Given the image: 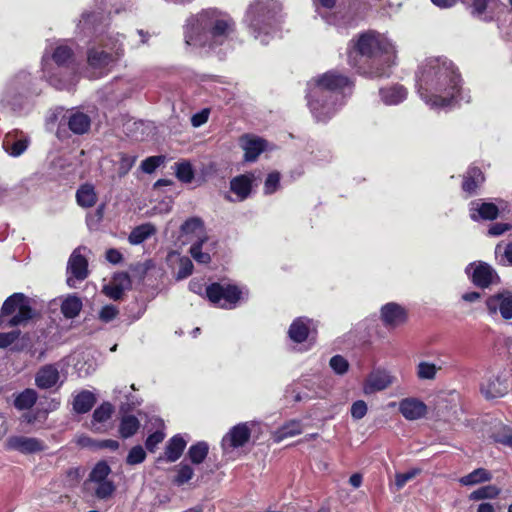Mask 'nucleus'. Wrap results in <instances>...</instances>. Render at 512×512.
<instances>
[{"label":"nucleus","mask_w":512,"mask_h":512,"mask_svg":"<svg viewBox=\"0 0 512 512\" xmlns=\"http://www.w3.org/2000/svg\"><path fill=\"white\" fill-rule=\"evenodd\" d=\"M367 410V404L363 400H358L351 406V416L356 420H360L366 415Z\"/></svg>","instance_id":"13d9d810"},{"label":"nucleus","mask_w":512,"mask_h":512,"mask_svg":"<svg viewBox=\"0 0 512 512\" xmlns=\"http://www.w3.org/2000/svg\"><path fill=\"white\" fill-rule=\"evenodd\" d=\"M234 30L232 18L216 9H206L191 16L185 27V42L210 49L222 45Z\"/></svg>","instance_id":"7ed1b4c3"},{"label":"nucleus","mask_w":512,"mask_h":512,"mask_svg":"<svg viewBox=\"0 0 512 512\" xmlns=\"http://www.w3.org/2000/svg\"><path fill=\"white\" fill-rule=\"evenodd\" d=\"M421 472L418 468H413L405 473H397L395 475V486L397 490H401L407 482L414 479Z\"/></svg>","instance_id":"09e8293b"},{"label":"nucleus","mask_w":512,"mask_h":512,"mask_svg":"<svg viewBox=\"0 0 512 512\" xmlns=\"http://www.w3.org/2000/svg\"><path fill=\"white\" fill-rule=\"evenodd\" d=\"M471 281L478 287L487 288L497 279L496 271L485 262L470 263L465 269Z\"/></svg>","instance_id":"9d476101"},{"label":"nucleus","mask_w":512,"mask_h":512,"mask_svg":"<svg viewBox=\"0 0 512 512\" xmlns=\"http://www.w3.org/2000/svg\"><path fill=\"white\" fill-rule=\"evenodd\" d=\"M181 232L184 235H194L197 240L200 238H207L204 231V223L198 217H191L187 219L181 226Z\"/></svg>","instance_id":"473e14b6"},{"label":"nucleus","mask_w":512,"mask_h":512,"mask_svg":"<svg viewBox=\"0 0 512 512\" xmlns=\"http://www.w3.org/2000/svg\"><path fill=\"white\" fill-rule=\"evenodd\" d=\"M483 181L484 176L482 171L477 167H472L464 176L462 188L465 192L473 193Z\"/></svg>","instance_id":"2f4dec72"},{"label":"nucleus","mask_w":512,"mask_h":512,"mask_svg":"<svg viewBox=\"0 0 512 512\" xmlns=\"http://www.w3.org/2000/svg\"><path fill=\"white\" fill-rule=\"evenodd\" d=\"M493 475L485 468H477L469 474L461 477L459 483L463 486H474L491 481Z\"/></svg>","instance_id":"bb28decb"},{"label":"nucleus","mask_w":512,"mask_h":512,"mask_svg":"<svg viewBox=\"0 0 512 512\" xmlns=\"http://www.w3.org/2000/svg\"><path fill=\"white\" fill-rule=\"evenodd\" d=\"M118 314V310L115 306L113 305H106L104 306L100 313H99V317L102 321L104 322H109L111 320H113Z\"/></svg>","instance_id":"052dcab7"},{"label":"nucleus","mask_w":512,"mask_h":512,"mask_svg":"<svg viewBox=\"0 0 512 512\" xmlns=\"http://www.w3.org/2000/svg\"><path fill=\"white\" fill-rule=\"evenodd\" d=\"M164 158L162 156H151L146 158L141 163V169L145 173H153L163 163Z\"/></svg>","instance_id":"864d4df0"},{"label":"nucleus","mask_w":512,"mask_h":512,"mask_svg":"<svg viewBox=\"0 0 512 512\" xmlns=\"http://www.w3.org/2000/svg\"><path fill=\"white\" fill-rule=\"evenodd\" d=\"M85 248H76L69 257L67 264V284L73 288L76 282L88 277V261L81 253Z\"/></svg>","instance_id":"1a4fd4ad"},{"label":"nucleus","mask_w":512,"mask_h":512,"mask_svg":"<svg viewBox=\"0 0 512 512\" xmlns=\"http://www.w3.org/2000/svg\"><path fill=\"white\" fill-rule=\"evenodd\" d=\"M501 493V489L496 485L482 486L469 494V500L480 501L485 499H495Z\"/></svg>","instance_id":"e433bc0d"},{"label":"nucleus","mask_w":512,"mask_h":512,"mask_svg":"<svg viewBox=\"0 0 512 512\" xmlns=\"http://www.w3.org/2000/svg\"><path fill=\"white\" fill-rule=\"evenodd\" d=\"M391 383L392 377L386 371L377 370L368 375L363 390L365 394H373L386 389Z\"/></svg>","instance_id":"6ab92c4d"},{"label":"nucleus","mask_w":512,"mask_h":512,"mask_svg":"<svg viewBox=\"0 0 512 512\" xmlns=\"http://www.w3.org/2000/svg\"><path fill=\"white\" fill-rule=\"evenodd\" d=\"M146 458V452L142 446H134L128 453L126 462L129 465H137L142 463Z\"/></svg>","instance_id":"8fccbe9b"},{"label":"nucleus","mask_w":512,"mask_h":512,"mask_svg":"<svg viewBox=\"0 0 512 512\" xmlns=\"http://www.w3.org/2000/svg\"><path fill=\"white\" fill-rule=\"evenodd\" d=\"M493 438L498 443L509 447L512 446V433L507 427H504L501 431L494 433Z\"/></svg>","instance_id":"4d7b16f0"},{"label":"nucleus","mask_w":512,"mask_h":512,"mask_svg":"<svg viewBox=\"0 0 512 512\" xmlns=\"http://www.w3.org/2000/svg\"><path fill=\"white\" fill-rule=\"evenodd\" d=\"M37 398V392L34 389L27 388L15 397L14 406L18 410H28L34 406Z\"/></svg>","instance_id":"f704fd0d"},{"label":"nucleus","mask_w":512,"mask_h":512,"mask_svg":"<svg viewBox=\"0 0 512 512\" xmlns=\"http://www.w3.org/2000/svg\"><path fill=\"white\" fill-rule=\"evenodd\" d=\"M350 79L336 71H328L308 83V105L318 121L329 119L342 105L345 90H351Z\"/></svg>","instance_id":"f03ea898"},{"label":"nucleus","mask_w":512,"mask_h":512,"mask_svg":"<svg viewBox=\"0 0 512 512\" xmlns=\"http://www.w3.org/2000/svg\"><path fill=\"white\" fill-rule=\"evenodd\" d=\"M250 438V430L247 424H238L234 426L222 439V448H238L245 445Z\"/></svg>","instance_id":"2eb2a0df"},{"label":"nucleus","mask_w":512,"mask_h":512,"mask_svg":"<svg viewBox=\"0 0 512 512\" xmlns=\"http://www.w3.org/2000/svg\"><path fill=\"white\" fill-rule=\"evenodd\" d=\"M105 294L113 300H119L122 297L123 289L119 286H106Z\"/></svg>","instance_id":"0e129e2a"},{"label":"nucleus","mask_w":512,"mask_h":512,"mask_svg":"<svg viewBox=\"0 0 512 512\" xmlns=\"http://www.w3.org/2000/svg\"><path fill=\"white\" fill-rule=\"evenodd\" d=\"M509 390L508 379L504 375H490L481 383V393L487 399L502 397Z\"/></svg>","instance_id":"ddd939ff"},{"label":"nucleus","mask_w":512,"mask_h":512,"mask_svg":"<svg viewBox=\"0 0 512 512\" xmlns=\"http://www.w3.org/2000/svg\"><path fill=\"white\" fill-rule=\"evenodd\" d=\"M309 320L304 318H298L296 319L290 326L288 334L289 337L298 343L303 342L306 340L308 334H309V327H308Z\"/></svg>","instance_id":"7c9ffc66"},{"label":"nucleus","mask_w":512,"mask_h":512,"mask_svg":"<svg viewBox=\"0 0 512 512\" xmlns=\"http://www.w3.org/2000/svg\"><path fill=\"white\" fill-rule=\"evenodd\" d=\"M351 43L352 46L348 52L351 65H358L357 61L353 59V53L357 52L361 57L370 60L371 65L379 64L381 66L372 70L371 75L375 77L387 75V68L394 62L395 49L386 37L375 31H368L359 35L358 39L352 40Z\"/></svg>","instance_id":"20e7f679"},{"label":"nucleus","mask_w":512,"mask_h":512,"mask_svg":"<svg viewBox=\"0 0 512 512\" xmlns=\"http://www.w3.org/2000/svg\"><path fill=\"white\" fill-rule=\"evenodd\" d=\"M381 319L386 327L395 328L406 322L407 312L399 304L390 302L381 308Z\"/></svg>","instance_id":"4468645a"},{"label":"nucleus","mask_w":512,"mask_h":512,"mask_svg":"<svg viewBox=\"0 0 512 512\" xmlns=\"http://www.w3.org/2000/svg\"><path fill=\"white\" fill-rule=\"evenodd\" d=\"M140 428V422L133 415H124L119 425V433L123 438H129L137 433Z\"/></svg>","instance_id":"c9c22d12"},{"label":"nucleus","mask_w":512,"mask_h":512,"mask_svg":"<svg viewBox=\"0 0 512 512\" xmlns=\"http://www.w3.org/2000/svg\"><path fill=\"white\" fill-rule=\"evenodd\" d=\"M193 268V263L188 257H180L177 279L182 280L190 276L193 272Z\"/></svg>","instance_id":"603ef678"},{"label":"nucleus","mask_w":512,"mask_h":512,"mask_svg":"<svg viewBox=\"0 0 512 512\" xmlns=\"http://www.w3.org/2000/svg\"><path fill=\"white\" fill-rule=\"evenodd\" d=\"M91 126L90 117L80 111L71 112L68 116V127L75 134H84L88 132Z\"/></svg>","instance_id":"b1692460"},{"label":"nucleus","mask_w":512,"mask_h":512,"mask_svg":"<svg viewBox=\"0 0 512 512\" xmlns=\"http://www.w3.org/2000/svg\"><path fill=\"white\" fill-rule=\"evenodd\" d=\"M28 147V139L24 136L18 138V132L8 133L3 140V148L11 156L21 155Z\"/></svg>","instance_id":"4be33fe9"},{"label":"nucleus","mask_w":512,"mask_h":512,"mask_svg":"<svg viewBox=\"0 0 512 512\" xmlns=\"http://www.w3.org/2000/svg\"><path fill=\"white\" fill-rule=\"evenodd\" d=\"M32 317L30 299L23 293H14L2 305L0 322L14 327L27 323Z\"/></svg>","instance_id":"423d86ee"},{"label":"nucleus","mask_w":512,"mask_h":512,"mask_svg":"<svg viewBox=\"0 0 512 512\" xmlns=\"http://www.w3.org/2000/svg\"><path fill=\"white\" fill-rule=\"evenodd\" d=\"M164 437H165V434L161 431H156V432L150 434L147 437L146 442H145V446H146L147 450H149L150 452H154L157 445L164 440Z\"/></svg>","instance_id":"6e6d98bb"},{"label":"nucleus","mask_w":512,"mask_h":512,"mask_svg":"<svg viewBox=\"0 0 512 512\" xmlns=\"http://www.w3.org/2000/svg\"><path fill=\"white\" fill-rule=\"evenodd\" d=\"M105 46L111 50L107 52L104 50L92 49L88 53V65L93 69H103L117 60L123 53L122 43L119 39L109 40Z\"/></svg>","instance_id":"6e6552de"},{"label":"nucleus","mask_w":512,"mask_h":512,"mask_svg":"<svg viewBox=\"0 0 512 512\" xmlns=\"http://www.w3.org/2000/svg\"><path fill=\"white\" fill-rule=\"evenodd\" d=\"M302 432V425L299 421L293 420L282 426L276 433L278 441L298 435Z\"/></svg>","instance_id":"37998d69"},{"label":"nucleus","mask_w":512,"mask_h":512,"mask_svg":"<svg viewBox=\"0 0 512 512\" xmlns=\"http://www.w3.org/2000/svg\"><path fill=\"white\" fill-rule=\"evenodd\" d=\"M240 145L244 150V159L253 162L265 150L266 141L256 136L245 135L241 137Z\"/></svg>","instance_id":"a211bd4d"},{"label":"nucleus","mask_w":512,"mask_h":512,"mask_svg":"<svg viewBox=\"0 0 512 512\" xmlns=\"http://www.w3.org/2000/svg\"><path fill=\"white\" fill-rule=\"evenodd\" d=\"M106 259L112 264H118L122 260V254L114 248L107 250Z\"/></svg>","instance_id":"338daca9"},{"label":"nucleus","mask_w":512,"mask_h":512,"mask_svg":"<svg viewBox=\"0 0 512 512\" xmlns=\"http://www.w3.org/2000/svg\"><path fill=\"white\" fill-rule=\"evenodd\" d=\"M280 10L281 5L277 0H255L249 6L246 21L254 37L263 44L268 43V37L275 31Z\"/></svg>","instance_id":"39448f33"},{"label":"nucleus","mask_w":512,"mask_h":512,"mask_svg":"<svg viewBox=\"0 0 512 512\" xmlns=\"http://www.w3.org/2000/svg\"><path fill=\"white\" fill-rule=\"evenodd\" d=\"M399 411L409 421L423 418L427 413L426 404L413 397L402 399L399 402Z\"/></svg>","instance_id":"dca6fc26"},{"label":"nucleus","mask_w":512,"mask_h":512,"mask_svg":"<svg viewBox=\"0 0 512 512\" xmlns=\"http://www.w3.org/2000/svg\"><path fill=\"white\" fill-rule=\"evenodd\" d=\"M280 182V175L278 172L270 173L264 184V191L266 194H272L277 190V187Z\"/></svg>","instance_id":"5fc2aeb1"},{"label":"nucleus","mask_w":512,"mask_h":512,"mask_svg":"<svg viewBox=\"0 0 512 512\" xmlns=\"http://www.w3.org/2000/svg\"><path fill=\"white\" fill-rule=\"evenodd\" d=\"M97 193L92 184L81 185L76 192V200L79 206L83 208L93 207L97 202Z\"/></svg>","instance_id":"a878e982"},{"label":"nucleus","mask_w":512,"mask_h":512,"mask_svg":"<svg viewBox=\"0 0 512 512\" xmlns=\"http://www.w3.org/2000/svg\"><path fill=\"white\" fill-rule=\"evenodd\" d=\"M209 446L206 442L200 441L192 445L188 450V457L193 464H201L208 455Z\"/></svg>","instance_id":"4c0bfd02"},{"label":"nucleus","mask_w":512,"mask_h":512,"mask_svg":"<svg viewBox=\"0 0 512 512\" xmlns=\"http://www.w3.org/2000/svg\"><path fill=\"white\" fill-rule=\"evenodd\" d=\"M206 295L221 308L232 309L241 299L242 291L235 285L213 283L206 288Z\"/></svg>","instance_id":"0eeeda50"},{"label":"nucleus","mask_w":512,"mask_h":512,"mask_svg":"<svg viewBox=\"0 0 512 512\" xmlns=\"http://www.w3.org/2000/svg\"><path fill=\"white\" fill-rule=\"evenodd\" d=\"M114 408L108 403H102L98 408H96L92 415V420L90 422V429L97 433H102L106 431V423L110 420L113 414Z\"/></svg>","instance_id":"aec40b11"},{"label":"nucleus","mask_w":512,"mask_h":512,"mask_svg":"<svg viewBox=\"0 0 512 512\" xmlns=\"http://www.w3.org/2000/svg\"><path fill=\"white\" fill-rule=\"evenodd\" d=\"M471 218L473 220L484 219L493 220L498 216V207L493 203L472 202Z\"/></svg>","instance_id":"5701e85b"},{"label":"nucleus","mask_w":512,"mask_h":512,"mask_svg":"<svg viewBox=\"0 0 512 512\" xmlns=\"http://www.w3.org/2000/svg\"><path fill=\"white\" fill-rule=\"evenodd\" d=\"M82 309V301L76 295H69L61 304V312L68 319L75 318Z\"/></svg>","instance_id":"72a5a7b5"},{"label":"nucleus","mask_w":512,"mask_h":512,"mask_svg":"<svg viewBox=\"0 0 512 512\" xmlns=\"http://www.w3.org/2000/svg\"><path fill=\"white\" fill-rule=\"evenodd\" d=\"M329 365L337 375H344L349 369V362L341 355L333 356L329 361Z\"/></svg>","instance_id":"de8ad7c7"},{"label":"nucleus","mask_w":512,"mask_h":512,"mask_svg":"<svg viewBox=\"0 0 512 512\" xmlns=\"http://www.w3.org/2000/svg\"><path fill=\"white\" fill-rule=\"evenodd\" d=\"M177 178L184 182L190 183L194 178V171L189 162H181L175 165Z\"/></svg>","instance_id":"a18cd8bd"},{"label":"nucleus","mask_w":512,"mask_h":512,"mask_svg":"<svg viewBox=\"0 0 512 512\" xmlns=\"http://www.w3.org/2000/svg\"><path fill=\"white\" fill-rule=\"evenodd\" d=\"M110 472L111 469L106 462H98L89 474V481L92 484L107 481Z\"/></svg>","instance_id":"ea45409f"},{"label":"nucleus","mask_w":512,"mask_h":512,"mask_svg":"<svg viewBox=\"0 0 512 512\" xmlns=\"http://www.w3.org/2000/svg\"><path fill=\"white\" fill-rule=\"evenodd\" d=\"M382 101L386 105H397L407 97V90L402 85H393L380 90Z\"/></svg>","instance_id":"393cba45"},{"label":"nucleus","mask_w":512,"mask_h":512,"mask_svg":"<svg viewBox=\"0 0 512 512\" xmlns=\"http://www.w3.org/2000/svg\"><path fill=\"white\" fill-rule=\"evenodd\" d=\"M94 495L100 500L111 498L116 490V486L112 480L93 483Z\"/></svg>","instance_id":"58836bf2"},{"label":"nucleus","mask_w":512,"mask_h":512,"mask_svg":"<svg viewBox=\"0 0 512 512\" xmlns=\"http://www.w3.org/2000/svg\"><path fill=\"white\" fill-rule=\"evenodd\" d=\"M52 57L56 64L61 66L66 64L68 60L72 57V51L69 47L60 45L55 49Z\"/></svg>","instance_id":"3c124183"},{"label":"nucleus","mask_w":512,"mask_h":512,"mask_svg":"<svg viewBox=\"0 0 512 512\" xmlns=\"http://www.w3.org/2000/svg\"><path fill=\"white\" fill-rule=\"evenodd\" d=\"M418 93L433 109L451 106L460 90V75L446 58H430L417 76Z\"/></svg>","instance_id":"f257e3e1"},{"label":"nucleus","mask_w":512,"mask_h":512,"mask_svg":"<svg viewBox=\"0 0 512 512\" xmlns=\"http://www.w3.org/2000/svg\"><path fill=\"white\" fill-rule=\"evenodd\" d=\"M194 475V470L191 466H189L188 464H179L178 465V468H177V475L174 479V482L177 484V485H183L185 483H187L189 480L192 479Z\"/></svg>","instance_id":"49530a36"},{"label":"nucleus","mask_w":512,"mask_h":512,"mask_svg":"<svg viewBox=\"0 0 512 512\" xmlns=\"http://www.w3.org/2000/svg\"><path fill=\"white\" fill-rule=\"evenodd\" d=\"M4 447L8 451H18L22 454H33L43 451L45 445L43 441L35 437L12 435L6 439Z\"/></svg>","instance_id":"9b49d317"},{"label":"nucleus","mask_w":512,"mask_h":512,"mask_svg":"<svg viewBox=\"0 0 512 512\" xmlns=\"http://www.w3.org/2000/svg\"><path fill=\"white\" fill-rule=\"evenodd\" d=\"M208 116L209 111L207 109H204L201 112L192 116L191 123L194 127H199L207 122Z\"/></svg>","instance_id":"680f3d73"},{"label":"nucleus","mask_w":512,"mask_h":512,"mask_svg":"<svg viewBox=\"0 0 512 512\" xmlns=\"http://www.w3.org/2000/svg\"><path fill=\"white\" fill-rule=\"evenodd\" d=\"M156 233V228L151 223H145L135 227L129 237L128 241L132 245H139L147 240L149 237Z\"/></svg>","instance_id":"c756f323"},{"label":"nucleus","mask_w":512,"mask_h":512,"mask_svg":"<svg viewBox=\"0 0 512 512\" xmlns=\"http://www.w3.org/2000/svg\"><path fill=\"white\" fill-rule=\"evenodd\" d=\"M135 158L127 155H123L120 161V170L122 174H126L134 165Z\"/></svg>","instance_id":"69168bd1"},{"label":"nucleus","mask_w":512,"mask_h":512,"mask_svg":"<svg viewBox=\"0 0 512 512\" xmlns=\"http://www.w3.org/2000/svg\"><path fill=\"white\" fill-rule=\"evenodd\" d=\"M95 402L94 394L84 390L74 397L73 410L79 414L87 413L94 406Z\"/></svg>","instance_id":"c85d7f7f"},{"label":"nucleus","mask_w":512,"mask_h":512,"mask_svg":"<svg viewBox=\"0 0 512 512\" xmlns=\"http://www.w3.org/2000/svg\"><path fill=\"white\" fill-rule=\"evenodd\" d=\"M48 81L52 86L59 90L69 89L73 85L72 82L62 81L56 75L49 76Z\"/></svg>","instance_id":"e2e57ef3"},{"label":"nucleus","mask_w":512,"mask_h":512,"mask_svg":"<svg viewBox=\"0 0 512 512\" xmlns=\"http://www.w3.org/2000/svg\"><path fill=\"white\" fill-rule=\"evenodd\" d=\"M440 367H437L435 364L421 361L417 365V377L421 380H433L436 377L437 371Z\"/></svg>","instance_id":"79ce46f5"},{"label":"nucleus","mask_w":512,"mask_h":512,"mask_svg":"<svg viewBox=\"0 0 512 512\" xmlns=\"http://www.w3.org/2000/svg\"><path fill=\"white\" fill-rule=\"evenodd\" d=\"M59 378V371L54 365H45L36 373L35 384L40 389H49L57 384Z\"/></svg>","instance_id":"412c9836"},{"label":"nucleus","mask_w":512,"mask_h":512,"mask_svg":"<svg viewBox=\"0 0 512 512\" xmlns=\"http://www.w3.org/2000/svg\"><path fill=\"white\" fill-rule=\"evenodd\" d=\"M19 335V330H13L7 333H0V348H6L10 346L19 337Z\"/></svg>","instance_id":"bf43d9fd"},{"label":"nucleus","mask_w":512,"mask_h":512,"mask_svg":"<svg viewBox=\"0 0 512 512\" xmlns=\"http://www.w3.org/2000/svg\"><path fill=\"white\" fill-rule=\"evenodd\" d=\"M488 7V0H473L469 5L470 13L473 17L478 18L482 21H490L491 18L485 16V11Z\"/></svg>","instance_id":"c03bdc74"},{"label":"nucleus","mask_w":512,"mask_h":512,"mask_svg":"<svg viewBox=\"0 0 512 512\" xmlns=\"http://www.w3.org/2000/svg\"><path fill=\"white\" fill-rule=\"evenodd\" d=\"M186 447V441L180 435L173 436L165 448V456L168 462L177 461Z\"/></svg>","instance_id":"cd10ccee"},{"label":"nucleus","mask_w":512,"mask_h":512,"mask_svg":"<svg viewBox=\"0 0 512 512\" xmlns=\"http://www.w3.org/2000/svg\"><path fill=\"white\" fill-rule=\"evenodd\" d=\"M207 238H200L190 247V254L193 259L200 264H208L211 261L210 254L202 251V247Z\"/></svg>","instance_id":"a19ab883"},{"label":"nucleus","mask_w":512,"mask_h":512,"mask_svg":"<svg viewBox=\"0 0 512 512\" xmlns=\"http://www.w3.org/2000/svg\"><path fill=\"white\" fill-rule=\"evenodd\" d=\"M255 179L253 173L238 175L230 180V190L239 201H243L250 196Z\"/></svg>","instance_id":"f3484780"},{"label":"nucleus","mask_w":512,"mask_h":512,"mask_svg":"<svg viewBox=\"0 0 512 512\" xmlns=\"http://www.w3.org/2000/svg\"><path fill=\"white\" fill-rule=\"evenodd\" d=\"M509 230L508 224L495 223L489 229V234L492 236H499Z\"/></svg>","instance_id":"774afa93"},{"label":"nucleus","mask_w":512,"mask_h":512,"mask_svg":"<svg viewBox=\"0 0 512 512\" xmlns=\"http://www.w3.org/2000/svg\"><path fill=\"white\" fill-rule=\"evenodd\" d=\"M490 314L500 313L503 319H512V293L509 291L499 292L490 296L486 301Z\"/></svg>","instance_id":"f8f14e48"}]
</instances>
